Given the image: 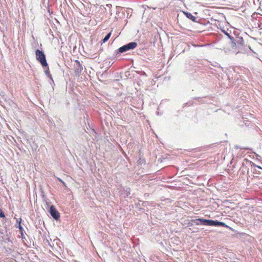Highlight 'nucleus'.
Returning a JSON list of instances; mask_svg holds the SVG:
<instances>
[{
    "label": "nucleus",
    "mask_w": 262,
    "mask_h": 262,
    "mask_svg": "<svg viewBox=\"0 0 262 262\" xmlns=\"http://www.w3.org/2000/svg\"><path fill=\"white\" fill-rule=\"evenodd\" d=\"M193 222L197 225H203L208 226L228 227L224 222L200 218L194 220Z\"/></svg>",
    "instance_id": "f257e3e1"
},
{
    "label": "nucleus",
    "mask_w": 262,
    "mask_h": 262,
    "mask_svg": "<svg viewBox=\"0 0 262 262\" xmlns=\"http://www.w3.org/2000/svg\"><path fill=\"white\" fill-rule=\"evenodd\" d=\"M36 58L40 62L42 67H47L48 63L46 60V56L42 51L36 50L35 51Z\"/></svg>",
    "instance_id": "f03ea898"
},
{
    "label": "nucleus",
    "mask_w": 262,
    "mask_h": 262,
    "mask_svg": "<svg viewBox=\"0 0 262 262\" xmlns=\"http://www.w3.org/2000/svg\"><path fill=\"white\" fill-rule=\"evenodd\" d=\"M137 46V43L136 42H131L119 48L118 51L120 53L125 52L129 50L135 49Z\"/></svg>",
    "instance_id": "7ed1b4c3"
},
{
    "label": "nucleus",
    "mask_w": 262,
    "mask_h": 262,
    "mask_svg": "<svg viewBox=\"0 0 262 262\" xmlns=\"http://www.w3.org/2000/svg\"><path fill=\"white\" fill-rule=\"evenodd\" d=\"M75 64L74 65V71L76 76H80L82 70H83V67L80 62L78 60H75Z\"/></svg>",
    "instance_id": "20e7f679"
},
{
    "label": "nucleus",
    "mask_w": 262,
    "mask_h": 262,
    "mask_svg": "<svg viewBox=\"0 0 262 262\" xmlns=\"http://www.w3.org/2000/svg\"><path fill=\"white\" fill-rule=\"evenodd\" d=\"M50 213L51 216L56 220H58L60 217L59 212L57 210L56 208L52 205L50 208Z\"/></svg>",
    "instance_id": "39448f33"
},
{
    "label": "nucleus",
    "mask_w": 262,
    "mask_h": 262,
    "mask_svg": "<svg viewBox=\"0 0 262 262\" xmlns=\"http://www.w3.org/2000/svg\"><path fill=\"white\" fill-rule=\"evenodd\" d=\"M185 15L186 16V17L187 18H188L189 19L192 20L194 22H196V19L197 18L195 16H194L193 15H192V14L189 12H184Z\"/></svg>",
    "instance_id": "423d86ee"
},
{
    "label": "nucleus",
    "mask_w": 262,
    "mask_h": 262,
    "mask_svg": "<svg viewBox=\"0 0 262 262\" xmlns=\"http://www.w3.org/2000/svg\"><path fill=\"white\" fill-rule=\"evenodd\" d=\"M223 32L225 34V35H227L228 37V38L232 41V46L233 47L235 46H236V43L234 41V37H232V36H231L227 31H223Z\"/></svg>",
    "instance_id": "0eeeda50"
},
{
    "label": "nucleus",
    "mask_w": 262,
    "mask_h": 262,
    "mask_svg": "<svg viewBox=\"0 0 262 262\" xmlns=\"http://www.w3.org/2000/svg\"><path fill=\"white\" fill-rule=\"evenodd\" d=\"M43 67L45 68V73L46 75L49 78H50V79H52V75L50 73L49 68L48 67V65L47 66V67Z\"/></svg>",
    "instance_id": "6e6552de"
},
{
    "label": "nucleus",
    "mask_w": 262,
    "mask_h": 262,
    "mask_svg": "<svg viewBox=\"0 0 262 262\" xmlns=\"http://www.w3.org/2000/svg\"><path fill=\"white\" fill-rule=\"evenodd\" d=\"M111 35V32H110L108 33L105 36V37L102 40V42L103 43L105 42L106 41H107L108 39L110 38V36Z\"/></svg>",
    "instance_id": "1a4fd4ad"
},
{
    "label": "nucleus",
    "mask_w": 262,
    "mask_h": 262,
    "mask_svg": "<svg viewBox=\"0 0 262 262\" xmlns=\"http://www.w3.org/2000/svg\"><path fill=\"white\" fill-rule=\"evenodd\" d=\"M5 217V215L4 212L2 210L0 209V217L4 218Z\"/></svg>",
    "instance_id": "9d476101"
},
{
    "label": "nucleus",
    "mask_w": 262,
    "mask_h": 262,
    "mask_svg": "<svg viewBox=\"0 0 262 262\" xmlns=\"http://www.w3.org/2000/svg\"><path fill=\"white\" fill-rule=\"evenodd\" d=\"M19 230L21 231V234L23 235V228L22 227V226L20 225V222L19 223Z\"/></svg>",
    "instance_id": "9b49d317"
},
{
    "label": "nucleus",
    "mask_w": 262,
    "mask_h": 262,
    "mask_svg": "<svg viewBox=\"0 0 262 262\" xmlns=\"http://www.w3.org/2000/svg\"><path fill=\"white\" fill-rule=\"evenodd\" d=\"M126 193H127V195L128 196V195L130 194V189L129 188H127L126 190Z\"/></svg>",
    "instance_id": "f8f14e48"
},
{
    "label": "nucleus",
    "mask_w": 262,
    "mask_h": 262,
    "mask_svg": "<svg viewBox=\"0 0 262 262\" xmlns=\"http://www.w3.org/2000/svg\"><path fill=\"white\" fill-rule=\"evenodd\" d=\"M58 180L60 182H61V183H62L63 184H64V182H63L61 179H59V178H58Z\"/></svg>",
    "instance_id": "ddd939ff"
},
{
    "label": "nucleus",
    "mask_w": 262,
    "mask_h": 262,
    "mask_svg": "<svg viewBox=\"0 0 262 262\" xmlns=\"http://www.w3.org/2000/svg\"><path fill=\"white\" fill-rule=\"evenodd\" d=\"M257 167L259 168H260V169L261 168L260 166H257Z\"/></svg>",
    "instance_id": "4468645a"
}]
</instances>
